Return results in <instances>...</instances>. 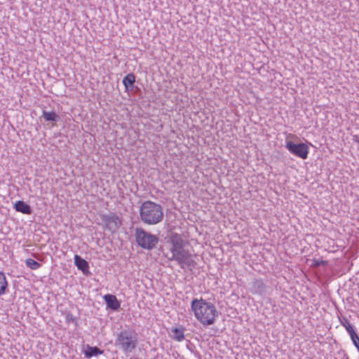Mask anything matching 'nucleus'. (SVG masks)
I'll return each instance as SVG.
<instances>
[{"instance_id": "nucleus-1", "label": "nucleus", "mask_w": 359, "mask_h": 359, "mask_svg": "<svg viewBox=\"0 0 359 359\" xmlns=\"http://www.w3.org/2000/svg\"><path fill=\"white\" fill-rule=\"evenodd\" d=\"M191 308L196 318L205 326L212 325L215 321V318L218 316L215 306L202 298L194 299L191 304Z\"/></svg>"}, {"instance_id": "nucleus-2", "label": "nucleus", "mask_w": 359, "mask_h": 359, "mask_svg": "<svg viewBox=\"0 0 359 359\" xmlns=\"http://www.w3.org/2000/svg\"><path fill=\"white\" fill-rule=\"evenodd\" d=\"M171 256L168 257L170 260H175L180 265L182 269L191 268L194 266V261L191 255L183 247V240L177 234L170 238Z\"/></svg>"}, {"instance_id": "nucleus-3", "label": "nucleus", "mask_w": 359, "mask_h": 359, "mask_svg": "<svg viewBox=\"0 0 359 359\" xmlns=\"http://www.w3.org/2000/svg\"><path fill=\"white\" fill-rule=\"evenodd\" d=\"M138 344V334L130 327L122 329L116 333L114 341L115 346L125 354L135 351Z\"/></svg>"}, {"instance_id": "nucleus-4", "label": "nucleus", "mask_w": 359, "mask_h": 359, "mask_svg": "<svg viewBox=\"0 0 359 359\" xmlns=\"http://www.w3.org/2000/svg\"><path fill=\"white\" fill-rule=\"evenodd\" d=\"M140 216L143 223L149 225L156 224L163 220V208L153 201H144L140 208Z\"/></svg>"}, {"instance_id": "nucleus-5", "label": "nucleus", "mask_w": 359, "mask_h": 359, "mask_svg": "<svg viewBox=\"0 0 359 359\" xmlns=\"http://www.w3.org/2000/svg\"><path fill=\"white\" fill-rule=\"evenodd\" d=\"M135 237L138 245L145 250H153L158 242V238L156 235L146 231L141 227L135 229Z\"/></svg>"}, {"instance_id": "nucleus-6", "label": "nucleus", "mask_w": 359, "mask_h": 359, "mask_svg": "<svg viewBox=\"0 0 359 359\" xmlns=\"http://www.w3.org/2000/svg\"><path fill=\"white\" fill-rule=\"evenodd\" d=\"M285 148L293 155L306 159L309 151V146L305 143L295 144L292 141H286Z\"/></svg>"}, {"instance_id": "nucleus-7", "label": "nucleus", "mask_w": 359, "mask_h": 359, "mask_svg": "<svg viewBox=\"0 0 359 359\" xmlns=\"http://www.w3.org/2000/svg\"><path fill=\"white\" fill-rule=\"evenodd\" d=\"M101 219L106 229L111 233L116 232L122 224L121 219L114 213L103 214Z\"/></svg>"}, {"instance_id": "nucleus-8", "label": "nucleus", "mask_w": 359, "mask_h": 359, "mask_svg": "<svg viewBox=\"0 0 359 359\" xmlns=\"http://www.w3.org/2000/svg\"><path fill=\"white\" fill-rule=\"evenodd\" d=\"M266 286L262 279H255L250 283V290L252 294L262 295L265 292Z\"/></svg>"}, {"instance_id": "nucleus-9", "label": "nucleus", "mask_w": 359, "mask_h": 359, "mask_svg": "<svg viewBox=\"0 0 359 359\" xmlns=\"http://www.w3.org/2000/svg\"><path fill=\"white\" fill-rule=\"evenodd\" d=\"M107 307L114 311H118L121 306V304L114 294H107L103 297Z\"/></svg>"}, {"instance_id": "nucleus-10", "label": "nucleus", "mask_w": 359, "mask_h": 359, "mask_svg": "<svg viewBox=\"0 0 359 359\" xmlns=\"http://www.w3.org/2000/svg\"><path fill=\"white\" fill-rule=\"evenodd\" d=\"M74 264L78 269L81 270L84 274L88 273L89 264L88 262L78 255H74Z\"/></svg>"}, {"instance_id": "nucleus-11", "label": "nucleus", "mask_w": 359, "mask_h": 359, "mask_svg": "<svg viewBox=\"0 0 359 359\" xmlns=\"http://www.w3.org/2000/svg\"><path fill=\"white\" fill-rule=\"evenodd\" d=\"M14 208L17 212L26 215H30L32 212L30 205L22 201H17L14 205Z\"/></svg>"}, {"instance_id": "nucleus-12", "label": "nucleus", "mask_w": 359, "mask_h": 359, "mask_svg": "<svg viewBox=\"0 0 359 359\" xmlns=\"http://www.w3.org/2000/svg\"><path fill=\"white\" fill-rule=\"evenodd\" d=\"M41 117L43 118L46 121L53 122V126H55L57 121L60 119L59 115L55 111H48L45 109L42 111Z\"/></svg>"}, {"instance_id": "nucleus-13", "label": "nucleus", "mask_w": 359, "mask_h": 359, "mask_svg": "<svg viewBox=\"0 0 359 359\" xmlns=\"http://www.w3.org/2000/svg\"><path fill=\"white\" fill-rule=\"evenodd\" d=\"M185 328L180 326L171 330V337L177 341H182L184 339Z\"/></svg>"}, {"instance_id": "nucleus-14", "label": "nucleus", "mask_w": 359, "mask_h": 359, "mask_svg": "<svg viewBox=\"0 0 359 359\" xmlns=\"http://www.w3.org/2000/svg\"><path fill=\"white\" fill-rule=\"evenodd\" d=\"M102 353L103 351L100 350L97 346H90V345H86V350L84 351L85 357L87 358L97 356Z\"/></svg>"}, {"instance_id": "nucleus-15", "label": "nucleus", "mask_w": 359, "mask_h": 359, "mask_svg": "<svg viewBox=\"0 0 359 359\" xmlns=\"http://www.w3.org/2000/svg\"><path fill=\"white\" fill-rule=\"evenodd\" d=\"M135 82V76L132 73L127 74L123 79V83L125 86L126 90H132L133 89Z\"/></svg>"}, {"instance_id": "nucleus-16", "label": "nucleus", "mask_w": 359, "mask_h": 359, "mask_svg": "<svg viewBox=\"0 0 359 359\" xmlns=\"http://www.w3.org/2000/svg\"><path fill=\"white\" fill-rule=\"evenodd\" d=\"M8 283L4 272L0 271V296L6 294L8 290Z\"/></svg>"}, {"instance_id": "nucleus-17", "label": "nucleus", "mask_w": 359, "mask_h": 359, "mask_svg": "<svg viewBox=\"0 0 359 359\" xmlns=\"http://www.w3.org/2000/svg\"><path fill=\"white\" fill-rule=\"evenodd\" d=\"M340 322L341 325H343L345 327L346 330L349 334L350 337L353 336L356 333L347 318H343V319H340Z\"/></svg>"}, {"instance_id": "nucleus-18", "label": "nucleus", "mask_w": 359, "mask_h": 359, "mask_svg": "<svg viewBox=\"0 0 359 359\" xmlns=\"http://www.w3.org/2000/svg\"><path fill=\"white\" fill-rule=\"evenodd\" d=\"M25 264L27 266H28L32 270H36L39 269L41 266L40 263L37 262L36 261L31 258L27 259L25 261Z\"/></svg>"}, {"instance_id": "nucleus-19", "label": "nucleus", "mask_w": 359, "mask_h": 359, "mask_svg": "<svg viewBox=\"0 0 359 359\" xmlns=\"http://www.w3.org/2000/svg\"><path fill=\"white\" fill-rule=\"evenodd\" d=\"M66 321H67V323H69L71 322L74 323L76 321V318L72 314L68 313L66 316Z\"/></svg>"}, {"instance_id": "nucleus-20", "label": "nucleus", "mask_w": 359, "mask_h": 359, "mask_svg": "<svg viewBox=\"0 0 359 359\" xmlns=\"http://www.w3.org/2000/svg\"><path fill=\"white\" fill-rule=\"evenodd\" d=\"M353 140H354V142H355L358 144V151H359V137H358L357 136H354Z\"/></svg>"}, {"instance_id": "nucleus-21", "label": "nucleus", "mask_w": 359, "mask_h": 359, "mask_svg": "<svg viewBox=\"0 0 359 359\" xmlns=\"http://www.w3.org/2000/svg\"><path fill=\"white\" fill-rule=\"evenodd\" d=\"M313 266H319L320 264V262H318L317 260H313Z\"/></svg>"}]
</instances>
